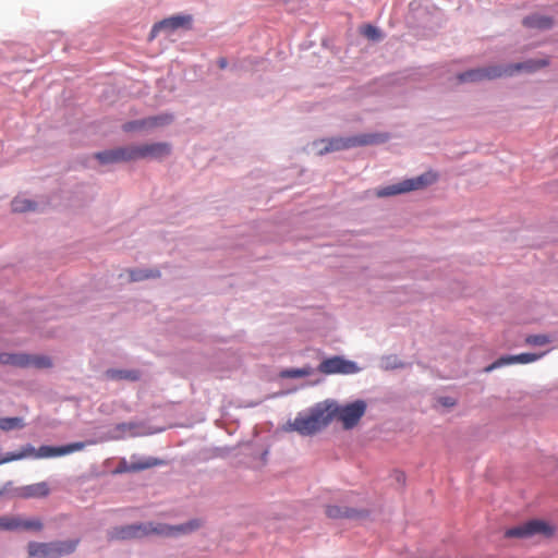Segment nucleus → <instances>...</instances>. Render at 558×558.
<instances>
[{
	"label": "nucleus",
	"instance_id": "obj_1",
	"mask_svg": "<svg viewBox=\"0 0 558 558\" xmlns=\"http://www.w3.org/2000/svg\"><path fill=\"white\" fill-rule=\"evenodd\" d=\"M199 526L197 521H190L184 524L179 525H169L163 523H137L130 524L124 526L113 527L108 532V538L110 541H125V539H134L142 538L151 534L162 535V536H175L179 534H187L193 532Z\"/></svg>",
	"mask_w": 558,
	"mask_h": 558
},
{
	"label": "nucleus",
	"instance_id": "obj_2",
	"mask_svg": "<svg viewBox=\"0 0 558 558\" xmlns=\"http://www.w3.org/2000/svg\"><path fill=\"white\" fill-rule=\"evenodd\" d=\"M547 62L544 60H530L526 62L515 63L507 66L489 65L485 68H477L460 73L458 75V81L460 83H477L483 81H492L502 76H510L513 73L522 70L532 72L542 66H545Z\"/></svg>",
	"mask_w": 558,
	"mask_h": 558
},
{
	"label": "nucleus",
	"instance_id": "obj_3",
	"mask_svg": "<svg viewBox=\"0 0 558 558\" xmlns=\"http://www.w3.org/2000/svg\"><path fill=\"white\" fill-rule=\"evenodd\" d=\"M331 421L330 407L317 404L306 413H299L293 422H289L288 429L311 436L324 429Z\"/></svg>",
	"mask_w": 558,
	"mask_h": 558
},
{
	"label": "nucleus",
	"instance_id": "obj_4",
	"mask_svg": "<svg viewBox=\"0 0 558 558\" xmlns=\"http://www.w3.org/2000/svg\"><path fill=\"white\" fill-rule=\"evenodd\" d=\"M388 140L387 134L383 133H368L350 137H332L327 140H319L314 143L319 155L331 151L344 150L357 146H366L385 143Z\"/></svg>",
	"mask_w": 558,
	"mask_h": 558
},
{
	"label": "nucleus",
	"instance_id": "obj_5",
	"mask_svg": "<svg viewBox=\"0 0 558 558\" xmlns=\"http://www.w3.org/2000/svg\"><path fill=\"white\" fill-rule=\"evenodd\" d=\"M86 442H72L65 446L52 447V446H40L38 449L33 447L32 445L24 446L17 452H9L1 460L0 464L8 463L11 461L22 460L25 458H34V459H45V458H53L73 453L75 451H81L85 448Z\"/></svg>",
	"mask_w": 558,
	"mask_h": 558
},
{
	"label": "nucleus",
	"instance_id": "obj_6",
	"mask_svg": "<svg viewBox=\"0 0 558 558\" xmlns=\"http://www.w3.org/2000/svg\"><path fill=\"white\" fill-rule=\"evenodd\" d=\"M437 174L433 171H427L418 177L405 179L399 183L391 184L376 191V196L388 197L399 195L412 191L423 190L437 181Z\"/></svg>",
	"mask_w": 558,
	"mask_h": 558
},
{
	"label": "nucleus",
	"instance_id": "obj_7",
	"mask_svg": "<svg viewBox=\"0 0 558 558\" xmlns=\"http://www.w3.org/2000/svg\"><path fill=\"white\" fill-rule=\"evenodd\" d=\"M80 539L56 541L50 543H28L27 549L29 557L39 558H59L72 554Z\"/></svg>",
	"mask_w": 558,
	"mask_h": 558
},
{
	"label": "nucleus",
	"instance_id": "obj_8",
	"mask_svg": "<svg viewBox=\"0 0 558 558\" xmlns=\"http://www.w3.org/2000/svg\"><path fill=\"white\" fill-rule=\"evenodd\" d=\"M332 420L339 421L344 429L355 427L366 411V403L363 400H356L345 405H329Z\"/></svg>",
	"mask_w": 558,
	"mask_h": 558
},
{
	"label": "nucleus",
	"instance_id": "obj_9",
	"mask_svg": "<svg viewBox=\"0 0 558 558\" xmlns=\"http://www.w3.org/2000/svg\"><path fill=\"white\" fill-rule=\"evenodd\" d=\"M130 160L156 159L160 160L171 154V146L168 143H148L142 145H129Z\"/></svg>",
	"mask_w": 558,
	"mask_h": 558
},
{
	"label": "nucleus",
	"instance_id": "obj_10",
	"mask_svg": "<svg viewBox=\"0 0 558 558\" xmlns=\"http://www.w3.org/2000/svg\"><path fill=\"white\" fill-rule=\"evenodd\" d=\"M536 534H543L548 536L553 534V529L544 521L532 520L518 526L508 529L505 532V536L508 538H526Z\"/></svg>",
	"mask_w": 558,
	"mask_h": 558
},
{
	"label": "nucleus",
	"instance_id": "obj_11",
	"mask_svg": "<svg viewBox=\"0 0 558 558\" xmlns=\"http://www.w3.org/2000/svg\"><path fill=\"white\" fill-rule=\"evenodd\" d=\"M318 372L325 375L331 374H354L359 371L354 362L347 361L341 356L325 359L317 367Z\"/></svg>",
	"mask_w": 558,
	"mask_h": 558
},
{
	"label": "nucleus",
	"instance_id": "obj_12",
	"mask_svg": "<svg viewBox=\"0 0 558 558\" xmlns=\"http://www.w3.org/2000/svg\"><path fill=\"white\" fill-rule=\"evenodd\" d=\"M190 15H175L156 23L149 34V39H154L161 31H175L180 27H189L191 24Z\"/></svg>",
	"mask_w": 558,
	"mask_h": 558
},
{
	"label": "nucleus",
	"instance_id": "obj_13",
	"mask_svg": "<svg viewBox=\"0 0 558 558\" xmlns=\"http://www.w3.org/2000/svg\"><path fill=\"white\" fill-rule=\"evenodd\" d=\"M543 355H544V353H542V354L521 353V354H517V355L500 356L494 363H492L490 365L486 366L484 371L486 373H489V372H492V371H494L496 368H499V367H502V366H506V365H510V364H515V363L527 364V363H532V362H535L538 359H541Z\"/></svg>",
	"mask_w": 558,
	"mask_h": 558
},
{
	"label": "nucleus",
	"instance_id": "obj_14",
	"mask_svg": "<svg viewBox=\"0 0 558 558\" xmlns=\"http://www.w3.org/2000/svg\"><path fill=\"white\" fill-rule=\"evenodd\" d=\"M50 494V487L47 482H39L15 489V496L23 499L44 498Z\"/></svg>",
	"mask_w": 558,
	"mask_h": 558
},
{
	"label": "nucleus",
	"instance_id": "obj_15",
	"mask_svg": "<svg viewBox=\"0 0 558 558\" xmlns=\"http://www.w3.org/2000/svg\"><path fill=\"white\" fill-rule=\"evenodd\" d=\"M96 159L101 163L128 162L130 160L129 146L118 147L110 150L97 153Z\"/></svg>",
	"mask_w": 558,
	"mask_h": 558
},
{
	"label": "nucleus",
	"instance_id": "obj_16",
	"mask_svg": "<svg viewBox=\"0 0 558 558\" xmlns=\"http://www.w3.org/2000/svg\"><path fill=\"white\" fill-rule=\"evenodd\" d=\"M523 25L529 28L548 29L553 27L554 21L546 15L532 14L523 20Z\"/></svg>",
	"mask_w": 558,
	"mask_h": 558
},
{
	"label": "nucleus",
	"instance_id": "obj_17",
	"mask_svg": "<svg viewBox=\"0 0 558 558\" xmlns=\"http://www.w3.org/2000/svg\"><path fill=\"white\" fill-rule=\"evenodd\" d=\"M326 514L331 519H352L360 517L361 512L349 507H340L333 505L326 507Z\"/></svg>",
	"mask_w": 558,
	"mask_h": 558
},
{
	"label": "nucleus",
	"instance_id": "obj_18",
	"mask_svg": "<svg viewBox=\"0 0 558 558\" xmlns=\"http://www.w3.org/2000/svg\"><path fill=\"white\" fill-rule=\"evenodd\" d=\"M28 354L25 353H0V363L15 367H27Z\"/></svg>",
	"mask_w": 558,
	"mask_h": 558
},
{
	"label": "nucleus",
	"instance_id": "obj_19",
	"mask_svg": "<svg viewBox=\"0 0 558 558\" xmlns=\"http://www.w3.org/2000/svg\"><path fill=\"white\" fill-rule=\"evenodd\" d=\"M106 376L110 379H126L135 381L140 379V372L135 369L126 371L111 368L106 372Z\"/></svg>",
	"mask_w": 558,
	"mask_h": 558
},
{
	"label": "nucleus",
	"instance_id": "obj_20",
	"mask_svg": "<svg viewBox=\"0 0 558 558\" xmlns=\"http://www.w3.org/2000/svg\"><path fill=\"white\" fill-rule=\"evenodd\" d=\"M16 530L25 531H40L43 529V522L38 518L25 519L22 517H15Z\"/></svg>",
	"mask_w": 558,
	"mask_h": 558
},
{
	"label": "nucleus",
	"instance_id": "obj_21",
	"mask_svg": "<svg viewBox=\"0 0 558 558\" xmlns=\"http://www.w3.org/2000/svg\"><path fill=\"white\" fill-rule=\"evenodd\" d=\"M131 281H142L160 277L158 269H131L129 270Z\"/></svg>",
	"mask_w": 558,
	"mask_h": 558
},
{
	"label": "nucleus",
	"instance_id": "obj_22",
	"mask_svg": "<svg viewBox=\"0 0 558 558\" xmlns=\"http://www.w3.org/2000/svg\"><path fill=\"white\" fill-rule=\"evenodd\" d=\"M11 207L14 213H25L34 210L36 208V204L29 199L17 196L12 201Z\"/></svg>",
	"mask_w": 558,
	"mask_h": 558
},
{
	"label": "nucleus",
	"instance_id": "obj_23",
	"mask_svg": "<svg viewBox=\"0 0 558 558\" xmlns=\"http://www.w3.org/2000/svg\"><path fill=\"white\" fill-rule=\"evenodd\" d=\"M24 426L25 423L21 417H0V429L3 432L21 429Z\"/></svg>",
	"mask_w": 558,
	"mask_h": 558
},
{
	"label": "nucleus",
	"instance_id": "obj_24",
	"mask_svg": "<svg viewBox=\"0 0 558 558\" xmlns=\"http://www.w3.org/2000/svg\"><path fill=\"white\" fill-rule=\"evenodd\" d=\"M52 366V362L48 356L45 355H29L27 361V367L35 368H49Z\"/></svg>",
	"mask_w": 558,
	"mask_h": 558
},
{
	"label": "nucleus",
	"instance_id": "obj_25",
	"mask_svg": "<svg viewBox=\"0 0 558 558\" xmlns=\"http://www.w3.org/2000/svg\"><path fill=\"white\" fill-rule=\"evenodd\" d=\"M163 462L157 458L148 457V458H135L132 457L131 464L133 465H142L143 468L140 471L147 470L157 465L162 464Z\"/></svg>",
	"mask_w": 558,
	"mask_h": 558
},
{
	"label": "nucleus",
	"instance_id": "obj_26",
	"mask_svg": "<svg viewBox=\"0 0 558 558\" xmlns=\"http://www.w3.org/2000/svg\"><path fill=\"white\" fill-rule=\"evenodd\" d=\"M313 374V368L311 366L302 367V368H291L281 372V377L284 378H300L306 377Z\"/></svg>",
	"mask_w": 558,
	"mask_h": 558
},
{
	"label": "nucleus",
	"instance_id": "obj_27",
	"mask_svg": "<svg viewBox=\"0 0 558 558\" xmlns=\"http://www.w3.org/2000/svg\"><path fill=\"white\" fill-rule=\"evenodd\" d=\"M145 129H149L148 118H145L142 120H136V121H131L123 125V130L126 132H132V131H136V130H145Z\"/></svg>",
	"mask_w": 558,
	"mask_h": 558
},
{
	"label": "nucleus",
	"instance_id": "obj_28",
	"mask_svg": "<svg viewBox=\"0 0 558 558\" xmlns=\"http://www.w3.org/2000/svg\"><path fill=\"white\" fill-rule=\"evenodd\" d=\"M149 129L156 128V126H162L166 124H169L172 121V116L170 114H160L155 117H149Z\"/></svg>",
	"mask_w": 558,
	"mask_h": 558
},
{
	"label": "nucleus",
	"instance_id": "obj_29",
	"mask_svg": "<svg viewBox=\"0 0 558 558\" xmlns=\"http://www.w3.org/2000/svg\"><path fill=\"white\" fill-rule=\"evenodd\" d=\"M143 468L142 465H133L131 464V461L128 462L126 460H121L117 468V473H123V472H140V469Z\"/></svg>",
	"mask_w": 558,
	"mask_h": 558
},
{
	"label": "nucleus",
	"instance_id": "obj_30",
	"mask_svg": "<svg viewBox=\"0 0 558 558\" xmlns=\"http://www.w3.org/2000/svg\"><path fill=\"white\" fill-rule=\"evenodd\" d=\"M0 530L14 531L16 530L15 517H1L0 518Z\"/></svg>",
	"mask_w": 558,
	"mask_h": 558
},
{
	"label": "nucleus",
	"instance_id": "obj_31",
	"mask_svg": "<svg viewBox=\"0 0 558 558\" xmlns=\"http://www.w3.org/2000/svg\"><path fill=\"white\" fill-rule=\"evenodd\" d=\"M550 339L545 335H533L526 338V343L532 345H544L547 344Z\"/></svg>",
	"mask_w": 558,
	"mask_h": 558
},
{
	"label": "nucleus",
	"instance_id": "obj_32",
	"mask_svg": "<svg viewBox=\"0 0 558 558\" xmlns=\"http://www.w3.org/2000/svg\"><path fill=\"white\" fill-rule=\"evenodd\" d=\"M363 34L372 40H379L381 38L379 29L373 25L364 26Z\"/></svg>",
	"mask_w": 558,
	"mask_h": 558
},
{
	"label": "nucleus",
	"instance_id": "obj_33",
	"mask_svg": "<svg viewBox=\"0 0 558 558\" xmlns=\"http://www.w3.org/2000/svg\"><path fill=\"white\" fill-rule=\"evenodd\" d=\"M135 427L134 424H131V423H122V424H119L117 425V430L121 432V433H126V432H131L133 428Z\"/></svg>",
	"mask_w": 558,
	"mask_h": 558
},
{
	"label": "nucleus",
	"instance_id": "obj_34",
	"mask_svg": "<svg viewBox=\"0 0 558 558\" xmlns=\"http://www.w3.org/2000/svg\"><path fill=\"white\" fill-rule=\"evenodd\" d=\"M218 65H219V68H220V69H225V68H227V65H228V61H227V59H226V58H220V59L218 60Z\"/></svg>",
	"mask_w": 558,
	"mask_h": 558
},
{
	"label": "nucleus",
	"instance_id": "obj_35",
	"mask_svg": "<svg viewBox=\"0 0 558 558\" xmlns=\"http://www.w3.org/2000/svg\"><path fill=\"white\" fill-rule=\"evenodd\" d=\"M442 404L446 407H451L454 404V401L451 398H445Z\"/></svg>",
	"mask_w": 558,
	"mask_h": 558
},
{
	"label": "nucleus",
	"instance_id": "obj_36",
	"mask_svg": "<svg viewBox=\"0 0 558 558\" xmlns=\"http://www.w3.org/2000/svg\"><path fill=\"white\" fill-rule=\"evenodd\" d=\"M3 494V490H0V496Z\"/></svg>",
	"mask_w": 558,
	"mask_h": 558
}]
</instances>
